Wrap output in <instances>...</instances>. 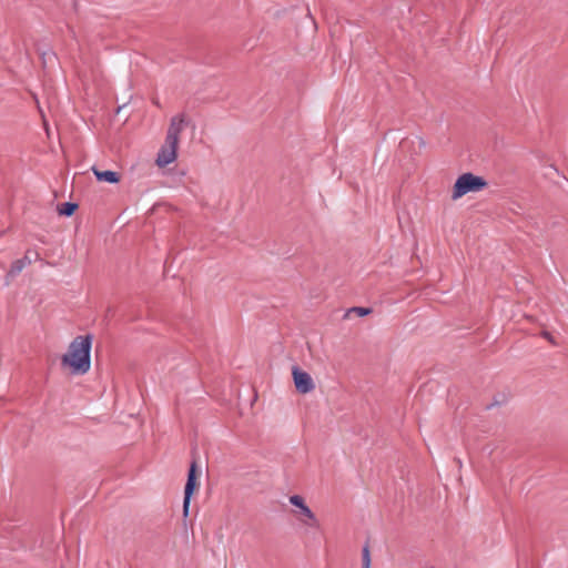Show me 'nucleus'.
Here are the masks:
<instances>
[{
    "mask_svg": "<svg viewBox=\"0 0 568 568\" xmlns=\"http://www.w3.org/2000/svg\"><path fill=\"white\" fill-rule=\"evenodd\" d=\"M292 376L295 388L300 394H307L315 389V384L311 375L302 371L298 366L292 367Z\"/></svg>",
    "mask_w": 568,
    "mask_h": 568,
    "instance_id": "nucleus-5",
    "label": "nucleus"
},
{
    "mask_svg": "<svg viewBox=\"0 0 568 568\" xmlns=\"http://www.w3.org/2000/svg\"><path fill=\"white\" fill-rule=\"evenodd\" d=\"M349 312L356 313L358 316H365L372 313V310L366 307H353L349 310Z\"/></svg>",
    "mask_w": 568,
    "mask_h": 568,
    "instance_id": "nucleus-12",
    "label": "nucleus"
},
{
    "mask_svg": "<svg viewBox=\"0 0 568 568\" xmlns=\"http://www.w3.org/2000/svg\"><path fill=\"white\" fill-rule=\"evenodd\" d=\"M487 186V181L473 173L462 174L455 182L452 191V200L456 201L469 192H478Z\"/></svg>",
    "mask_w": 568,
    "mask_h": 568,
    "instance_id": "nucleus-3",
    "label": "nucleus"
},
{
    "mask_svg": "<svg viewBox=\"0 0 568 568\" xmlns=\"http://www.w3.org/2000/svg\"><path fill=\"white\" fill-rule=\"evenodd\" d=\"M59 214L64 216H71V200L64 202L59 207Z\"/></svg>",
    "mask_w": 568,
    "mask_h": 568,
    "instance_id": "nucleus-11",
    "label": "nucleus"
},
{
    "mask_svg": "<svg viewBox=\"0 0 568 568\" xmlns=\"http://www.w3.org/2000/svg\"><path fill=\"white\" fill-rule=\"evenodd\" d=\"M94 175L99 181L108 182V183H118L120 182V174L113 171H100L93 168Z\"/></svg>",
    "mask_w": 568,
    "mask_h": 568,
    "instance_id": "nucleus-7",
    "label": "nucleus"
},
{
    "mask_svg": "<svg viewBox=\"0 0 568 568\" xmlns=\"http://www.w3.org/2000/svg\"><path fill=\"white\" fill-rule=\"evenodd\" d=\"M24 267H27V265L23 263V261L21 258L13 261L8 273H7V277L14 278L22 272V270Z\"/></svg>",
    "mask_w": 568,
    "mask_h": 568,
    "instance_id": "nucleus-8",
    "label": "nucleus"
},
{
    "mask_svg": "<svg viewBox=\"0 0 568 568\" xmlns=\"http://www.w3.org/2000/svg\"><path fill=\"white\" fill-rule=\"evenodd\" d=\"M197 460L193 457V460L190 465L187 480L184 488V500H183V515L184 517L189 514L190 500L194 490L197 488Z\"/></svg>",
    "mask_w": 568,
    "mask_h": 568,
    "instance_id": "nucleus-4",
    "label": "nucleus"
},
{
    "mask_svg": "<svg viewBox=\"0 0 568 568\" xmlns=\"http://www.w3.org/2000/svg\"><path fill=\"white\" fill-rule=\"evenodd\" d=\"M290 503L300 508L301 510V514L306 518V519H302L300 518V520L305 524V525H310V526H318V521L316 519V516L315 514L311 510V508L305 504L304 501V498L300 495H293L290 497Z\"/></svg>",
    "mask_w": 568,
    "mask_h": 568,
    "instance_id": "nucleus-6",
    "label": "nucleus"
},
{
    "mask_svg": "<svg viewBox=\"0 0 568 568\" xmlns=\"http://www.w3.org/2000/svg\"><path fill=\"white\" fill-rule=\"evenodd\" d=\"M91 334L73 338V374H85L91 367Z\"/></svg>",
    "mask_w": 568,
    "mask_h": 568,
    "instance_id": "nucleus-2",
    "label": "nucleus"
},
{
    "mask_svg": "<svg viewBox=\"0 0 568 568\" xmlns=\"http://www.w3.org/2000/svg\"><path fill=\"white\" fill-rule=\"evenodd\" d=\"M78 210V204L73 203V213Z\"/></svg>",
    "mask_w": 568,
    "mask_h": 568,
    "instance_id": "nucleus-15",
    "label": "nucleus"
},
{
    "mask_svg": "<svg viewBox=\"0 0 568 568\" xmlns=\"http://www.w3.org/2000/svg\"><path fill=\"white\" fill-rule=\"evenodd\" d=\"M541 336H542L544 338H546L547 341H549L551 344H554V345H556V344H557V343H556V341H555V338L552 337V335H551L548 331H542V332H541Z\"/></svg>",
    "mask_w": 568,
    "mask_h": 568,
    "instance_id": "nucleus-14",
    "label": "nucleus"
},
{
    "mask_svg": "<svg viewBox=\"0 0 568 568\" xmlns=\"http://www.w3.org/2000/svg\"><path fill=\"white\" fill-rule=\"evenodd\" d=\"M62 365L64 367H71V346L62 356Z\"/></svg>",
    "mask_w": 568,
    "mask_h": 568,
    "instance_id": "nucleus-13",
    "label": "nucleus"
},
{
    "mask_svg": "<svg viewBox=\"0 0 568 568\" xmlns=\"http://www.w3.org/2000/svg\"><path fill=\"white\" fill-rule=\"evenodd\" d=\"M185 123V114L175 115L171 119L166 132L165 143L161 148L155 161L160 168H164L175 161L178 156L180 133L182 132L183 125Z\"/></svg>",
    "mask_w": 568,
    "mask_h": 568,
    "instance_id": "nucleus-1",
    "label": "nucleus"
},
{
    "mask_svg": "<svg viewBox=\"0 0 568 568\" xmlns=\"http://www.w3.org/2000/svg\"><path fill=\"white\" fill-rule=\"evenodd\" d=\"M363 568H371V552L368 545H365L362 552Z\"/></svg>",
    "mask_w": 568,
    "mask_h": 568,
    "instance_id": "nucleus-10",
    "label": "nucleus"
},
{
    "mask_svg": "<svg viewBox=\"0 0 568 568\" xmlns=\"http://www.w3.org/2000/svg\"><path fill=\"white\" fill-rule=\"evenodd\" d=\"M40 255L37 251H33V250H28L23 257H21V260L23 261V263L28 266L30 265L32 262L39 260Z\"/></svg>",
    "mask_w": 568,
    "mask_h": 568,
    "instance_id": "nucleus-9",
    "label": "nucleus"
}]
</instances>
